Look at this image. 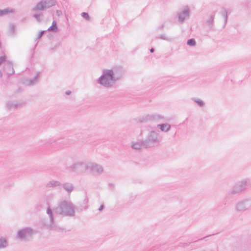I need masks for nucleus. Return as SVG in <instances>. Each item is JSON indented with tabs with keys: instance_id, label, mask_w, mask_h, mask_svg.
Wrapping results in <instances>:
<instances>
[{
	"instance_id": "cd10ccee",
	"label": "nucleus",
	"mask_w": 251,
	"mask_h": 251,
	"mask_svg": "<svg viewBox=\"0 0 251 251\" xmlns=\"http://www.w3.org/2000/svg\"><path fill=\"white\" fill-rule=\"evenodd\" d=\"M187 44L190 46H195L196 44V42L194 39L192 38V39H189L187 41Z\"/></svg>"
},
{
	"instance_id": "f3484780",
	"label": "nucleus",
	"mask_w": 251,
	"mask_h": 251,
	"mask_svg": "<svg viewBox=\"0 0 251 251\" xmlns=\"http://www.w3.org/2000/svg\"><path fill=\"white\" fill-rule=\"evenodd\" d=\"M157 127L162 132H167L170 130L171 125L168 123H163L157 125Z\"/></svg>"
},
{
	"instance_id": "7ed1b4c3",
	"label": "nucleus",
	"mask_w": 251,
	"mask_h": 251,
	"mask_svg": "<svg viewBox=\"0 0 251 251\" xmlns=\"http://www.w3.org/2000/svg\"><path fill=\"white\" fill-rule=\"evenodd\" d=\"M144 141V146L146 148L158 146L161 141V137L158 131L151 130L149 132Z\"/></svg>"
},
{
	"instance_id": "72a5a7b5",
	"label": "nucleus",
	"mask_w": 251,
	"mask_h": 251,
	"mask_svg": "<svg viewBox=\"0 0 251 251\" xmlns=\"http://www.w3.org/2000/svg\"><path fill=\"white\" fill-rule=\"evenodd\" d=\"M103 208H104V205L102 204V205H100V206L99 208V210L101 211H102L103 209Z\"/></svg>"
},
{
	"instance_id": "0eeeda50",
	"label": "nucleus",
	"mask_w": 251,
	"mask_h": 251,
	"mask_svg": "<svg viewBox=\"0 0 251 251\" xmlns=\"http://www.w3.org/2000/svg\"><path fill=\"white\" fill-rule=\"evenodd\" d=\"M165 117L158 113L145 114L139 118L138 121L141 123H147L150 121H165Z\"/></svg>"
},
{
	"instance_id": "4468645a",
	"label": "nucleus",
	"mask_w": 251,
	"mask_h": 251,
	"mask_svg": "<svg viewBox=\"0 0 251 251\" xmlns=\"http://www.w3.org/2000/svg\"><path fill=\"white\" fill-rule=\"evenodd\" d=\"M3 71L4 73H6L8 76L14 74L15 71L13 67V63L11 61H7L6 62L4 67Z\"/></svg>"
},
{
	"instance_id": "c85d7f7f",
	"label": "nucleus",
	"mask_w": 251,
	"mask_h": 251,
	"mask_svg": "<svg viewBox=\"0 0 251 251\" xmlns=\"http://www.w3.org/2000/svg\"><path fill=\"white\" fill-rule=\"evenodd\" d=\"M222 15L223 16V17L225 19V23H224V25H225L226 24V23H227V17H228V15H227V11L225 10L224 11H223L221 13Z\"/></svg>"
},
{
	"instance_id": "2eb2a0df",
	"label": "nucleus",
	"mask_w": 251,
	"mask_h": 251,
	"mask_svg": "<svg viewBox=\"0 0 251 251\" xmlns=\"http://www.w3.org/2000/svg\"><path fill=\"white\" fill-rule=\"evenodd\" d=\"M24 102H14L12 101H8L6 103V107L8 110L16 109L20 106L24 104Z\"/></svg>"
},
{
	"instance_id": "58836bf2",
	"label": "nucleus",
	"mask_w": 251,
	"mask_h": 251,
	"mask_svg": "<svg viewBox=\"0 0 251 251\" xmlns=\"http://www.w3.org/2000/svg\"><path fill=\"white\" fill-rule=\"evenodd\" d=\"M210 236V235H208V236H206V237H205V238H206V237H209V236ZM204 238H205V237H204V238H203L200 239L199 240H202V239H204Z\"/></svg>"
},
{
	"instance_id": "1a4fd4ad",
	"label": "nucleus",
	"mask_w": 251,
	"mask_h": 251,
	"mask_svg": "<svg viewBox=\"0 0 251 251\" xmlns=\"http://www.w3.org/2000/svg\"><path fill=\"white\" fill-rule=\"evenodd\" d=\"M33 230L29 227H25L18 231L17 237L21 241H29L32 237Z\"/></svg>"
},
{
	"instance_id": "a878e982",
	"label": "nucleus",
	"mask_w": 251,
	"mask_h": 251,
	"mask_svg": "<svg viewBox=\"0 0 251 251\" xmlns=\"http://www.w3.org/2000/svg\"><path fill=\"white\" fill-rule=\"evenodd\" d=\"M158 38L166 40L167 41L171 42L173 41V39L170 37H167L164 34L160 35L159 36L157 37Z\"/></svg>"
},
{
	"instance_id": "39448f33",
	"label": "nucleus",
	"mask_w": 251,
	"mask_h": 251,
	"mask_svg": "<svg viewBox=\"0 0 251 251\" xmlns=\"http://www.w3.org/2000/svg\"><path fill=\"white\" fill-rule=\"evenodd\" d=\"M234 207L237 212L242 213L251 210V198H245L238 201L235 204Z\"/></svg>"
},
{
	"instance_id": "423d86ee",
	"label": "nucleus",
	"mask_w": 251,
	"mask_h": 251,
	"mask_svg": "<svg viewBox=\"0 0 251 251\" xmlns=\"http://www.w3.org/2000/svg\"><path fill=\"white\" fill-rule=\"evenodd\" d=\"M88 161H78L75 162L68 167V169L77 174L84 173L87 172Z\"/></svg>"
},
{
	"instance_id": "393cba45",
	"label": "nucleus",
	"mask_w": 251,
	"mask_h": 251,
	"mask_svg": "<svg viewBox=\"0 0 251 251\" xmlns=\"http://www.w3.org/2000/svg\"><path fill=\"white\" fill-rule=\"evenodd\" d=\"M43 16L42 13H35L33 15V17L38 22H40L42 21L41 17Z\"/></svg>"
},
{
	"instance_id": "f8f14e48",
	"label": "nucleus",
	"mask_w": 251,
	"mask_h": 251,
	"mask_svg": "<svg viewBox=\"0 0 251 251\" xmlns=\"http://www.w3.org/2000/svg\"><path fill=\"white\" fill-rule=\"evenodd\" d=\"M190 16V11L188 6L185 7L184 9L178 13V21L181 23H183L186 19L189 18Z\"/></svg>"
},
{
	"instance_id": "f03ea898",
	"label": "nucleus",
	"mask_w": 251,
	"mask_h": 251,
	"mask_svg": "<svg viewBox=\"0 0 251 251\" xmlns=\"http://www.w3.org/2000/svg\"><path fill=\"white\" fill-rule=\"evenodd\" d=\"M75 206L71 201L66 200L59 201L57 206L53 208L56 214L67 217H74L75 215Z\"/></svg>"
},
{
	"instance_id": "20e7f679",
	"label": "nucleus",
	"mask_w": 251,
	"mask_h": 251,
	"mask_svg": "<svg viewBox=\"0 0 251 251\" xmlns=\"http://www.w3.org/2000/svg\"><path fill=\"white\" fill-rule=\"evenodd\" d=\"M251 184V180L249 178H245L235 183L231 188L230 193L239 194L244 191L248 186Z\"/></svg>"
},
{
	"instance_id": "9b49d317",
	"label": "nucleus",
	"mask_w": 251,
	"mask_h": 251,
	"mask_svg": "<svg viewBox=\"0 0 251 251\" xmlns=\"http://www.w3.org/2000/svg\"><path fill=\"white\" fill-rule=\"evenodd\" d=\"M103 168L100 164L95 162L88 161L87 172L96 175H100L103 172Z\"/></svg>"
},
{
	"instance_id": "c756f323",
	"label": "nucleus",
	"mask_w": 251,
	"mask_h": 251,
	"mask_svg": "<svg viewBox=\"0 0 251 251\" xmlns=\"http://www.w3.org/2000/svg\"><path fill=\"white\" fill-rule=\"evenodd\" d=\"M81 16L87 21L90 20V17L89 16L88 13L87 12H82L81 13Z\"/></svg>"
},
{
	"instance_id": "f704fd0d",
	"label": "nucleus",
	"mask_w": 251,
	"mask_h": 251,
	"mask_svg": "<svg viewBox=\"0 0 251 251\" xmlns=\"http://www.w3.org/2000/svg\"><path fill=\"white\" fill-rule=\"evenodd\" d=\"M88 200L87 199H85L84 200V203L85 204H87V203H88Z\"/></svg>"
},
{
	"instance_id": "4c0bfd02",
	"label": "nucleus",
	"mask_w": 251,
	"mask_h": 251,
	"mask_svg": "<svg viewBox=\"0 0 251 251\" xmlns=\"http://www.w3.org/2000/svg\"><path fill=\"white\" fill-rule=\"evenodd\" d=\"M163 26H164V25H161V26H160L159 27V28L160 29H162L163 28Z\"/></svg>"
},
{
	"instance_id": "6ab92c4d",
	"label": "nucleus",
	"mask_w": 251,
	"mask_h": 251,
	"mask_svg": "<svg viewBox=\"0 0 251 251\" xmlns=\"http://www.w3.org/2000/svg\"><path fill=\"white\" fill-rule=\"evenodd\" d=\"M61 186V183L58 181L55 180H51L48 182L46 184V187L48 188H54L58 186Z\"/></svg>"
},
{
	"instance_id": "b1692460",
	"label": "nucleus",
	"mask_w": 251,
	"mask_h": 251,
	"mask_svg": "<svg viewBox=\"0 0 251 251\" xmlns=\"http://www.w3.org/2000/svg\"><path fill=\"white\" fill-rule=\"evenodd\" d=\"M192 100L195 102L200 107H203L204 105V102L201 99L193 98H192Z\"/></svg>"
},
{
	"instance_id": "dca6fc26",
	"label": "nucleus",
	"mask_w": 251,
	"mask_h": 251,
	"mask_svg": "<svg viewBox=\"0 0 251 251\" xmlns=\"http://www.w3.org/2000/svg\"><path fill=\"white\" fill-rule=\"evenodd\" d=\"M143 147H145L144 140H139L137 142H133L131 144L132 149L136 151L141 150Z\"/></svg>"
},
{
	"instance_id": "473e14b6",
	"label": "nucleus",
	"mask_w": 251,
	"mask_h": 251,
	"mask_svg": "<svg viewBox=\"0 0 251 251\" xmlns=\"http://www.w3.org/2000/svg\"><path fill=\"white\" fill-rule=\"evenodd\" d=\"M56 14L58 17H59L62 15V12L60 10H57L56 11Z\"/></svg>"
},
{
	"instance_id": "412c9836",
	"label": "nucleus",
	"mask_w": 251,
	"mask_h": 251,
	"mask_svg": "<svg viewBox=\"0 0 251 251\" xmlns=\"http://www.w3.org/2000/svg\"><path fill=\"white\" fill-rule=\"evenodd\" d=\"M15 12V9L9 7H7L3 9H0L1 17L7 15L9 13H14Z\"/></svg>"
},
{
	"instance_id": "9d476101",
	"label": "nucleus",
	"mask_w": 251,
	"mask_h": 251,
	"mask_svg": "<svg viewBox=\"0 0 251 251\" xmlns=\"http://www.w3.org/2000/svg\"><path fill=\"white\" fill-rule=\"evenodd\" d=\"M53 212V209L52 210L50 207L47 208L46 213L49 217V222L47 224V226L52 230L62 231L63 228L58 226L54 224Z\"/></svg>"
},
{
	"instance_id": "2f4dec72",
	"label": "nucleus",
	"mask_w": 251,
	"mask_h": 251,
	"mask_svg": "<svg viewBox=\"0 0 251 251\" xmlns=\"http://www.w3.org/2000/svg\"><path fill=\"white\" fill-rule=\"evenodd\" d=\"M45 31H46L43 30L40 32L37 36L36 40H38L41 38Z\"/></svg>"
},
{
	"instance_id": "a211bd4d",
	"label": "nucleus",
	"mask_w": 251,
	"mask_h": 251,
	"mask_svg": "<svg viewBox=\"0 0 251 251\" xmlns=\"http://www.w3.org/2000/svg\"><path fill=\"white\" fill-rule=\"evenodd\" d=\"M61 186L63 189L69 194L71 193L74 189L73 184L70 182H65L63 184L61 183Z\"/></svg>"
},
{
	"instance_id": "6e6552de",
	"label": "nucleus",
	"mask_w": 251,
	"mask_h": 251,
	"mask_svg": "<svg viewBox=\"0 0 251 251\" xmlns=\"http://www.w3.org/2000/svg\"><path fill=\"white\" fill-rule=\"evenodd\" d=\"M56 0H42L32 8V11H42L50 8L56 4Z\"/></svg>"
},
{
	"instance_id": "ddd939ff",
	"label": "nucleus",
	"mask_w": 251,
	"mask_h": 251,
	"mask_svg": "<svg viewBox=\"0 0 251 251\" xmlns=\"http://www.w3.org/2000/svg\"><path fill=\"white\" fill-rule=\"evenodd\" d=\"M39 75L40 73L37 72L33 79H23L22 82L25 86H33L37 82Z\"/></svg>"
},
{
	"instance_id": "f257e3e1",
	"label": "nucleus",
	"mask_w": 251,
	"mask_h": 251,
	"mask_svg": "<svg viewBox=\"0 0 251 251\" xmlns=\"http://www.w3.org/2000/svg\"><path fill=\"white\" fill-rule=\"evenodd\" d=\"M123 75V70L120 68L103 69L97 82L103 88L109 89L114 87L116 83L122 78Z\"/></svg>"
},
{
	"instance_id": "7c9ffc66",
	"label": "nucleus",
	"mask_w": 251,
	"mask_h": 251,
	"mask_svg": "<svg viewBox=\"0 0 251 251\" xmlns=\"http://www.w3.org/2000/svg\"><path fill=\"white\" fill-rule=\"evenodd\" d=\"M6 57L5 55L0 57V65L5 61ZM2 74L1 72L0 71V77H2Z\"/></svg>"
},
{
	"instance_id": "5701e85b",
	"label": "nucleus",
	"mask_w": 251,
	"mask_h": 251,
	"mask_svg": "<svg viewBox=\"0 0 251 251\" xmlns=\"http://www.w3.org/2000/svg\"><path fill=\"white\" fill-rule=\"evenodd\" d=\"M48 31L53 32H57L58 31V27L55 21H53L51 25L48 29Z\"/></svg>"
},
{
	"instance_id": "e433bc0d",
	"label": "nucleus",
	"mask_w": 251,
	"mask_h": 251,
	"mask_svg": "<svg viewBox=\"0 0 251 251\" xmlns=\"http://www.w3.org/2000/svg\"><path fill=\"white\" fill-rule=\"evenodd\" d=\"M71 92L70 91H67L65 93L67 95H69L71 94Z\"/></svg>"
},
{
	"instance_id": "4be33fe9",
	"label": "nucleus",
	"mask_w": 251,
	"mask_h": 251,
	"mask_svg": "<svg viewBox=\"0 0 251 251\" xmlns=\"http://www.w3.org/2000/svg\"><path fill=\"white\" fill-rule=\"evenodd\" d=\"M8 245V241L4 237L0 238V250L5 249Z\"/></svg>"
},
{
	"instance_id": "bb28decb",
	"label": "nucleus",
	"mask_w": 251,
	"mask_h": 251,
	"mask_svg": "<svg viewBox=\"0 0 251 251\" xmlns=\"http://www.w3.org/2000/svg\"><path fill=\"white\" fill-rule=\"evenodd\" d=\"M9 32L12 35L15 34V26L14 24H10L9 25Z\"/></svg>"
},
{
	"instance_id": "aec40b11",
	"label": "nucleus",
	"mask_w": 251,
	"mask_h": 251,
	"mask_svg": "<svg viewBox=\"0 0 251 251\" xmlns=\"http://www.w3.org/2000/svg\"><path fill=\"white\" fill-rule=\"evenodd\" d=\"M215 18V13H212L209 16V18L206 21L207 26L211 30L214 25V21Z\"/></svg>"
},
{
	"instance_id": "c9c22d12",
	"label": "nucleus",
	"mask_w": 251,
	"mask_h": 251,
	"mask_svg": "<svg viewBox=\"0 0 251 251\" xmlns=\"http://www.w3.org/2000/svg\"><path fill=\"white\" fill-rule=\"evenodd\" d=\"M150 52H151V53H153V52H154V49H153V48H151V49H150Z\"/></svg>"
},
{
	"instance_id": "ea45409f",
	"label": "nucleus",
	"mask_w": 251,
	"mask_h": 251,
	"mask_svg": "<svg viewBox=\"0 0 251 251\" xmlns=\"http://www.w3.org/2000/svg\"><path fill=\"white\" fill-rule=\"evenodd\" d=\"M87 206H85V207H84V209H87Z\"/></svg>"
}]
</instances>
